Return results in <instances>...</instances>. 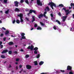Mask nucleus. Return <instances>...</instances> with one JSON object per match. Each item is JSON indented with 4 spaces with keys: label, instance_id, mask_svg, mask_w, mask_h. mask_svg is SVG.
Listing matches in <instances>:
<instances>
[{
    "label": "nucleus",
    "instance_id": "nucleus-42",
    "mask_svg": "<svg viewBox=\"0 0 74 74\" xmlns=\"http://www.w3.org/2000/svg\"><path fill=\"white\" fill-rule=\"evenodd\" d=\"M13 52H14V53H15V54H17L18 53V52H17L16 51H14Z\"/></svg>",
    "mask_w": 74,
    "mask_h": 74
},
{
    "label": "nucleus",
    "instance_id": "nucleus-59",
    "mask_svg": "<svg viewBox=\"0 0 74 74\" xmlns=\"http://www.w3.org/2000/svg\"><path fill=\"white\" fill-rule=\"evenodd\" d=\"M69 10H70V9H71V8H72V7H69Z\"/></svg>",
    "mask_w": 74,
    "mask_h": 74
},
{
    "label": "nucleus",
    "instance_id": "nucleus-20",
    "mask_svg": "<svg viewBox=\"0 0 74 74\" xmlns=\"http://www.w3.org/2000/svg\"><path fill=\"white\" fill-rule=\"evenodd\" d=\"M1 58H3V59H4L5 58V56L3 55H2L1 56Z\"/></svg>",
    "mask_w": 74,
    "mask_h": 74
},
{
    "label": "nucleus",
    "instance_id": "nucleus-36",
    "mask_svg": "<svg viewBox=\"0 0 74 74\" xmlns=\"http://www.w3.org/2000/svg\"><path fill=\"white\" fill-rule=\"evenodd\" d=\"M71 71L69 72V74H73V72H72V71Z\"/></svg>",
    "mask_w": 74,
    "mask_h": 74
},
{
    "label": "nucleus",
    "instance_id": "nucleus-50",
    "mask_svg": "<svg viewBox=\"0 0 74 74\" xmlns=\"http://www.w3.org/2000/svg\"><path fill=\"white\" fill-rule=\"evenodd\" d=\"M32 12H34V13H36V11L32 10Z\"/></svg>",
    "mask_w": 74,
    "mask_h": 74
},
{
    "label": "nucleus",
    "instance_id": "nucleus-5",
    "mask_svg": "<svg viewBox=\"0 0 74 74\" xmlns=\"http://www.w3.org/2000/svg\"><path fill=\"white\" fill-rule=\"evenodd\" d=\"M67 70L68 71H69V70H70V71H72V67L70 66H67Z\"/></svg>",
    "mask_w": 74,
    "mask_h": 74
},
{
    "label": "nucleus",
    "instance_id": "nucleus-2",
    "mask_svg": "<svg viewBox=\"0 0 74 74\" xmlns=\"http://www.w3.org/2000/svg\"><path fill=\"white\" fill-rule=\"evenodd\" d=\"M17 16L18 17H20L21 19V22H23V14L22 13H20L19 14H18Z\"/></svg>",
    "mask_w": 74,
    "mask_h": 74
},
{
    "label": "nucleus",
    "instance_id": "nucleus-40",
    "mask_svg": "<svg viewBox=\"0 0 74 74\" xmlns=\"http://www.w3.org/2000/svg\"><path fill=\"white\" fill-rule=\"evenodd\" d=\"M60 71H61V72H62V73H64V72H65V71H64V70H61Z\"/></svg>",
    "mask_w": 74,
    "mask_h": 74
},
{
    "label": "nucleus",
    "instance_id": "nucleus-15",
    "mask_svg": "<svg viewBox=\"0 0 74 74\" xmlns=\"http://www.w3.org/2000/svg\"><path fill=\"white\" fill-rule=\"evenodd\" d=\"M55 22H58V23L59 25H60V24H61L60 22V21H58V20H56V21H55Z\"/></svg>",
    "mask_w": 74,
    "mask_h": 74
},
{
    "label": "nucleus",
    "instance_id": "nucleus-25",
    "mask_svg": "<svg viewBox=\"0 0 74 74\" xmlns=\"http://www.w3.org/2000/svg\"><path fill=\"white\" fill-rule=\"evenodd\" d=\"M40 23L41 25H42V26H44V25H45V24L43 23V22H40Z\"/></svg>",
    "mask_w": 74,
    "mask_h": 74
},
{
    "label": "nucleus",
    "instance_id": "nucleus-46",
    "mask_svg": "<svg viewBox=\"0 0 74 74\" xmlns=\"http://www.w3.org/2000/svg\"><path fill=\"white\" fill-rule=\"evenodd\" d=\"M4 36V34H1L0 35L1 37H3V36Z\"/></svg>",
    "mask_w": 74,
    "mask_h": 74
},
{
    "label": "nucleus",
    "instance_id": "nucleus-27",
    "mask_svg": "<svg viewBox=\"0 0 74 74\" xmlns=\"http://www.w3.org/2000/svg\"><path fill=\"white\" fill-rule=\"evenodd\" d=\"M9 11V10L8 9L7 11H6L5 12V13L6 14H7L8 13V12Z\"/></svg>",
    "mask_w": 74,
    "mask_h": 74
},
{
    "label": "nucleus",
    "instance_id": "nucleus-37",
    "mask_svg": "<svg viewBox=\"0 0 74 74\" xmlns=\"http://www.w3.org/2000/svg\"><path fill=\"white\" fill-rule=\"evenodd\" d=\"M24 2V1L23 0H21L20 3H22Z\"/></svg>",
    "mask_w": 74,
    "mask_h": 74
},
{
    "label": "nucleus",
    "instance_id": "nucleus-64",
    "mask_svg": "<svg viewBox=\"0 0 74 74\" xmlns=\"http://www.w3.org/2000/svg\"><path fill=\"white\" fill-rule=\"evenodd\" d=\"M73 18L74 19V14H73Z\"/></svg>",
    "mask_w": 74,
    "mask_h": 74
},
{
    "label": "nucleus",
    "instance_id": "nucleus-18",
    "mask_svg": "<svg viewBox=\"0 0 74 74\" xmlns=\"http://www.w3.org/2000/svg\"><path fill=\"white\" fill-rule=\"evenodd\" d=\"M34 63L35 66H37V65H38V63H37V61H35L34 62Z\"/></svg>",
    "mask_w": 74,
    "mask_h": 74
},
{
    "label": "nucleus",
    "instance_id": "nucleus-53",
    "mask_svg": "<svg viewBox=\"0 0 74 74\" xmlns=\"http://www.w3.org/2000/svg\"><path fill=\"white\" fill-rule=\"evenodd\" d=\"M5 40H6V38H3V41H5Z\"/></svg>",
    "mask_w": 74,
    "mask_h": 74
},
{
    "label": "nucleus",
    "instance_id": "nucleus-52",
    "mask_svg": "<svg viewBox=\"0 0 74 74\" xmlns=\"http://www.w3.org/2000/svg\"><path fill=\"white\" fill-rule=\"evenodd\" d=\"M2 44H3V42H2V41H0V45H1Z\"/></svg>",
    "mask_w": 74,
    "mask_h": 74
},
{
    "label": "nucleus",
    "instance_id": "nucleus-7",
    "mask_svg": "<svg viewBox=\"0 0 74 74\" xmlns=\"http://www.w3.org/2000/svg\"><path fill=\"white\" fill-rule=\"evenodd\" d=\"M67 16H64L62 17V18H63V19H62L63 22H64V21H66V18H67Z\"/></svg>",
    "mask_w": 74,
    "mask_h": 74
},
{
    "label": "nucleus",
    "instance_id": "nucleus-49",
    "mask_svg": "<svg viewBox=\"0 0 74 74\" xmlns=\"http://www.w3.org/2000/svg\"><path fill=\"white\" fill-rule=\"evenodd\" d=\"M69 12H66V15H69Z\"/></svg>",
    "mask_w": 74,
    "mask_h": 74
},
{
    "label": "nucleus",
    "instance_id": "nucleus-55",
    "mask_svg": "<svg viewBox=\"0 0 74 74\" xmlns=\"http://www.w3.org/2000/svg\"><path fill=\"white\" fill-rule=\"evenodd\" d=\"M22 65H20V66H19V68H22Z\"/></svg>",
    "mask_w": 74,
    "mask_h": 74
},
{
    "label": "nucleus",
    "instance_id": "nucleus-28",
    "mask_svg": "<svg viewBox=\"0 0 74 74\" xmlns=\"http://www.w3.org/2000/svg\"><path fill=\"white\" fill-rule=\"evenodd\" d=\"M29 12L30 13L32 14L33 12V10L31 9L30 10Z\"/></svg>",
    "mask_w": 74,
    "mask_h": 74
},
{
    "label": "nucleus",
    "instance_id": "nucleus-13",
    "mask_svg": "<svg viewBox=\"0 0 74 74\" xmlns=\"http://www.w3.org/2000/svg\"><path fill=\"white\" fill-rule=\"evenodd\" d=\"M9 34V31L8 30L6 31L5 33V35H7Z\"/></svg>",
    "mask_w": 74,
    "mask_h": 74
},
{
    "label": "nucleus",
    "instance_id": "nucleus-11",
    "mask_svg": "<svg viewBox=\"0 0 74 74\" xmlns=\"http://www.w3.org/2000/svg\"><path fill=\"white\" fill-rule=\"evenodd\" d=\"M14 11H15V12H19V11H20V10H19V8H16Z\"/></svg>",
    "mask_w": 74,
    "mask_h": 74
},
{
    "label": "nucleus",
    "instance_id": "nucleus-60",
    "mask_svg": "<svg viewBox=\"0 0 74 74\" xmlns=\"http://www.w3.org/2000/svg\"><path fill=\"white\" fill-rule=\"evenodd\" d=\"M43 16H44V17H45L46 16V15H45V14H43Z\"/></svg>",
    "mask_w": 74,
    "mask_h": 74
},
{
    "label": "nucleus",
    "instance_id": "nucleus-22",
    "mask_svg": "<svg viewBox=\"0 0 74 74\" xmlns=\"http://www.w3.org/2000/svg\"><path fill=\"white\" fill-rule=\"evenodd\" d=\"M29 56H29V55L28 54H27L25 55V58H29Z\"/></svg>",
    "mask_w": 74,
    "mask_h": 74
},
{
    "label": "nucleus",
    "instance_id": "nucleus-47",
    "mask_svg": "<svg viewBox=\"0 0 74 74\" xmlns=\"http://www.w3.org/2000/svg\"><path fill=\"white\" fill-rule=\"evenodd\" d=\"M15 20H14L13 21L12 23H15Z\"/></svg>",
    "mask_w": 74,
    "mask_h": 74
},
{
    "label": "nucleus",
    "instance_id": "nucleus-61",
    "mask_svg": "<svg viewBox=\"0 0 74 74\" xmlns=\"http://www.w3.org/2000/svg\"><path fill=\"white\" fill-rule=\"evenodd\" d=\"M33 29H34V28H32L31 29V30H33Z\"/></svg>",
    "mask_w": 74,
    "mask_h": 74
},
{
    "label": "nucleus",
    "instance_id": "nucleus-39",
    "mask_svg": "<svg viewBox=\"0 0 74 74\" xmlns=\"http://www.w3.org/2000/svg\"><path fill=\"white\" fill-rule=\"evenodd\" d=\"M0 47H1V49H2V48H3V45H1Z\"/></svg>",
    "mask_w": 74,
    "mask_h": 74
},
{
    "label": "nucleus",
    "instance_id": "nucleus-19",
    "mask_svg": "<svg viewBox=\"0 0 74 74\" xmlns=\"http://www.w3.org/2000/svg\"><path fill=\"white\" fill-rule=\"evenodd\" d=\"M35 18H34V16H32V22H34V21H35Z\"/></svg>",
    "mask_w": 74,
    "mask_h": 74
},
{
    "label": "nucleus",
    "instance_id": "nucleus-14",
    "mask_svg": "<svg viewBox=\"0 0 74 74\" xmlns=\"http://www.w3.org/2000/svg\"><path fill=\"white\" fill-rule=\"evenodd\" d=\"M14 42H10L9 43V45H13Z\"/></svg>",
    "mask_w": 74,
    "mask_h": 74
},
{
    "label": "nucleus",
    "instance_id": "nucleus-16",
    "mask_svg": "<svg viewBox=\"0 0 74 74\" xmlns=\"http://www.w3.org/2000/svg\"><path fill=\"white\" fill-rule=\"evenodd\" d=\"M43 64H44V62H43V61H41L40 62V63H39L40 66H41V65Z\"/></svg>",
    "mask_w": 74,
    "mask_h": 74
},
{
    "label": "nucleus",
    "instance_id": "nucleus-6",
    "mask_svg": "<svg viewBox=\"0 0 74 74\" xmlns=\"http://www.w3.org/2000/svg\"><path fill=\"white\" fill-rule=\"evenodd\" d=\"M15 4V5L16 7H18V4H19V2L17 1H14V2Z\"/></svg>",
    "mask_w": 74,
    "mask_h": 74
},
{
    "label": "nucleus",
    "instance_id": "nucleus-10",
    "mask_svg": "<svg viewBox=\"0 0 74 74\" xmlns=\"http://www.w3.org/2000/svg\"><path fill=\"white\" fill-rule=\"evenodd\" d=\"M8 50L7 49H5L4 50H3V51L2 52V53H4L7 52H8Z\"/></svg>",
    "mask_w": 74,
    "mask_h": 74
},
{
    "label": "nucleus",
    "instance_id": "nucleus-63",
    "mask_svg": "<svg viewBox=\"0 0 74 74\" xmlns=\"http://www.w3.org/2000/svg\"><path fill=\"white\" fill-rule=\"evenodd\" d=\"M46 74V73H40V74Z\"/></svg>",
    "mask_w": 74,
    "mask_h": 74
},
{
    "label": "nucleus",
    "instance_id": "nucleus-51",
    "mask_svg": "<svg viewBox=\"0 0 74 74\" xmlns=\"http://www.w3.org/2000/svg\"><path fill=\"white\" fill-rule=\"evenodd\" d=\"M2 29H3V30H6V29H5V28H4V27H2Z\"/></svg>",
    "mask_w": 74,
    "mask_h": 74
},
{
    "label": "nucleus",
    "instance_id": "nucleus-3",
    "mask_svg": "<svg viewBox=\"0 0 74 74\" xmlns=\"http://www.w3.org/2000/svg\"><path fill=\"white\" fill-rule=\"evenodd\" d=\"M37 4L38 5H40V6H42V3H41V1L40 0H37Z\"/></svg>",
    "mask_w": 74,
    "mask_h": 74
},
{
    "label": "nucleus",
    "instance_id": "nucleus-48",
    "mask_svg": "<svg viewBox=\"0 0 74 74\" xmlns=\"http://www.w3.org/2000/svg\"><path fill=\"white\" fill-rule=\"evenodd\" d=\"M65 11L66 12H69V10H66Z\"/></svg>",
    "mask_w": 74,
    "mask_h": 74
},
{
    "label": "nucleus",
    "instance_id": "nucleus-56",
    "mask_svg": "<svg viewBox=\"0 0 74 74\" xmlns=\"http://www.w3.org/2000/svg\"><path fill=\"white\" fill-rule=\"evenodd\" d=\"M21 51V52H23V49H21L20 50Z\"/></svg>",
    "mask_w": 74,
    "mask_h": 74
},
{
    "label": "nucleus",
    "instance_id": "nucleus-24",
    "mask_svg": "<svg viewBox=\"0 0 74 74\" xmlns=\"http://www.w3.org/2000/svg\"><path fill=\"white\" fill-rule=\"evenodd\" d=\"M8 53L10 55H11V54L12 53V51L11 50H10L8 52Z\"/></svg>",
    "mask_w": 74,
    "mask_h": 74
},
{
    "label": "nucleus",
    "instance_id": "nucleus-34",
    "mask_svg": "<svg viewBox=\"0 0 74 74\" xmlns=\"http://www.w3.org/2000/svg\"><path fill=\"white\" fill-rule=\"evenodd\" d=\"M19 60H20V59L19 58H17L16 59V62H18V61H19Z\"/></svg>",
    "mask_w": 74,
    "mask_h": 74
},
{
    "label": "nucleus",
    "instance_id": "nucleus-29",
    "mask_svg": "<svg viewBox=\"0 0 74 74\" xmlns=\"http://www.w3.org/2000/svg\"><path fill=\"white\" fill-rule=\"evenodd\" d=\"M38 49V48L37 47H36L34 49V51H37Z\"/></svg>",
    "mask_w": 74,
    "mask_h": 74
},
{
    "label": "nucleus",
    "instance_id": "nucleus-9",
    "mask_svg": "<svg viewBox=\"0 0 74 74\" xmlns=\"http://www.w3.org/2000/svg\"><path fill=\"white\" fill-rule=\"evenodd\" d=\"M47 11H50V9H49V8L48 6H47L46 7V9H45V11H47Z\"/></svg>",
    "mask_w": 74,
    "mask_h": 74
},
{
    "label": "nucleus",
    "instance_id": "nucleus-4",
    "mask_svg": "<svg viewBox=\"0 0 74 74\" xmlns=\"http://www.w3.org/2000/svg\"><path fill=\"white\" fill-rule=\"evenodd\" d=\"M34 48V46L32 45H31V47L30 46H29L27 48L28 49H30L31 51H33V48Z\"/></svg>",
    "mask_w": 74,
    "mask_h": 74
},
{
    "label": "nucleus",
    "instance_id": "nucleus-62",
    "mask_svg": "<svg viewBox=\"0 0 74 74\" xmlns=\"http://www.w3.org/2000/svg\"><path fill=\"white\" fill-rule=\"evenodd\" d=\"M25 11H26V12L29 11V10H28V9H26Z\"/></svg>",
    "mask_w": 74,
    "mask_h": 74
},
{
    "label": "nucleus",
    "instance_id": "nucleus-35",
    "mask_svg": "<svg viewBox=\"0 0 74 74\" xmlns=\"http://www.w3.org/2000/svg\"><path fill=\"white\" fill-rule=\"evenodd\" d=\"M34 53L35 54H37V51H34Z\"/></svg>",
    "mask_w": 74,
    "mask_h": 74
},
{
    "label": "nucleus",
    "instance_id": "nucleus-8",
    "mask_svg": "<svg viewBox=\"0 0 74 74\" xmlns=\"http://www.w3.org/2000/svg\"><path fill=\"white\" fill-rule=\"evenodd\" d=\"M26 67L27 69H32V66L29 65H27Z\"/></svg>",
    "mask_w": 74,
    "mask_h": 74
},
{
    "label": "nucleus",
    "instance_id": "nucleus-1",
    "mask_svg": "<svg viewBox=\"0 0 74 74\" xmlns=\"http://www.w3.org/2000/svg\"><path fill=\"white\" fill-rule=\"evenodd\" d=\"M48 5H50V6L52 10H53V6H54V7L56 8V4H55L53 2H52V1L51 2H49V3L48 4Z\"/></svg>",
    "mask_w": 74,
    "mask_h": 74
},
{
    "label": "nucleus",
    "instance_id": "nucleus-23",
    "mask_svg": "<svg viewBox=\"0 0 74 74\" xmlns=\"http://www.w3.org/2000/svg\"><path fill=\"white\" fill-rule=\"evenodd\" d=\"M16 22L17 23H18V24H19L20 23V21L18 20H16Z\"/></svg>",
    "mask_w": 74,
    "mask_h": 74
},
{
    "label": "nucleus",
    "instance_id": "nucleus-26",
    "mask_svg": "<svg viewBox=\"0 0 74 74\" xmlns=\"http://www.w3.org/2000/svg\"><path fill=\"white\" fill-rule=\"evenodd\" d=\"M25 2L27 4H29V1H28V0H25Z\"/></svg>",
    "mask_w": 74,
    "mask_h": 74
},
{
    "label": "nucleus",
    "instance_id": "nucleus-21",
    "mask_svg": "<svg viewBox=\"0 0 74 74\" xmlns=\"http://www.w3.org/2000/svg\"><path fill=\"white\" fill-rule=\"evenodd\" d=\"M37 30H41L42 29V28H41V27H38L37 28Z\"/></svg>",
    "mask_w": 74,
    "mask_h": 74
},
{
    "label": "nucleus",
    "instance_id": "nucleus-31",
    "mask_svg": "<svg viewBox=\"0 0 74 74\" xmlns=\"http://www.w3.org/2000/svg\"><path fill=\"white\" fill-rule=\"evenodd\" d=\"M21 38H22V39H26V37L24 36H22Z\"/></svg>",
    "mask_w": 74,
    "mask_h": 74
},
{
    "label": "nucleus",
    "instance_id": "nucleus-58",
    "mask_svg": "<svg viewBox=\"0 0 74 74\" xmlns=\"http://www.w3.org/2000/svg\"><path fill=\"white\" fill-rule=\"evenodd\" d=\"M47 14V11H46L44 12V14Z\"/></svg>",
    "mask_w": 74,
    "mask_h": 74
},
{
    "label": "nucleus",
    "instance_id": "nucleus-43",
    "mask_svg": "<svg viewBox=\"0 0 74 74\" xmlns=\"http://www.w3.org/2000/svg\"><path fill=\"white\" fill-rule=\"evenodd\" d=\"M62 10H64V11H65L66 10V8H62Z\"/></svg>",
    "mask_w": 74,
    "mask_h": 74
},
{
    "label": "nucleus",
    "instance_id": "nucleus-41",
    "mask_svg": "<svg viewBox=\"0 0 74 74\" xmlns=\"http://www.w3.org/2000/svg\"><path fill=\"white\" fill-rule=\"evenodd\" d=\"M53 28L54 30H56V26H54L53 27Z\"/></svg>",
    "mask_w": 74,
    "mask_h": 74
},
{
    "label": "nucleus",
    "instance_id": "nucleus-45",
    "mask_svg": "<svg viewBox=\"0 0 74 74\" xmlns=\"http://www.w3.org/2000/svg\"><path fill=\"white\" fill-rule=\"evenodd\" d=\"M58 15H59V16H61V13H60V12H59L58 13Z\"/></svg>",
    "mask_w": 74,
    "mask_h": 74
},
{
    "label": "nucleus",
    "instance_id": "nucleus-33",
    "mask_svg": "<svg viewBox=\"0 0 74 74\" xmlns=\"http://www.w3.org/2000/svg\"><path fill=\"white\" fill-rule=\"evenodd\" d=\"M7 0H4L3 2L5 3H7Z\"/></svg>",
    "mask_w": 74,
    "mask_h": 74
},
{
    "label": "nucleus",
    "instance_id": "nucleus-38",
    "mask_svg": "<svg viewBox=\"0 0 74 74\" xmlns=\"http://www.w3.org/2000/svg\"><path fill=\"white\" fill-rule=\"evenodd\" d=\"M34 27H37V25L36 24H35L34 25Z\"/></svg>",
    "mask_w": 74,
    "mask_h": 74
},
{
    "label": "nucleus",
    "instance_id": "nucleus-30",
    "mask_svg": "<svg viewBox=\"0 0 74 74\" xmlns=\"http://www.w3.org/2000/svg\"><path fill=\"white\" fill-rule=\"evenodd\" d=\"M25 35V34L24 33H22L21 34L22 36H24Z\"/></svg>",
    "mask_w": 74,
    "mask_h": 74
},
{
    "label": "nucleus",
    "instance_id": "nucleus-54",
    "mask_svg": "<svg viewBox=\"0 0 74 74\" xmlns=\"http://www.w3.org/2000/svg\"><path fill=\"white\" fill-rule=\"evenodd\" d=\"M25 19H26V20H27L28 21H29V19H28V18L26 17L25 18Z\"/></svg>",
    "mask_w": 74,
    "mask_h": 74
},
{
    "label": "nucleus",
    "instance_id": "nucleus-44",
    "mask_svg": "<svg viewBox=\"0 0 74 74\" xmlns=\"http://www.w3.org/2000/svg\"><path fill=\"white\" fill-rule=\"evenodd\" d=\"M51 16L52 17V18H53V14H51Z\"/></svg>",
    "mask_w": 74,
    "mask_h": 74
},
{
    "label": "nucleus",
    "instance_id": "nucleus-17",
    "mask_svg": "<svg viewBox=\"0 0 74 74\" xmlns=\"http://www.w3.org/2000/svg\"><path fill=\"white\" fill-rule=\"evenodd\" d=\"M58 6L59 7H64V5L62 4H59Z\"/></svg>",
    "mask_w": 74,
    "mask_h": 74
},
{
    "label": "nucleus",
    "instance_id": "nucleus-32",
    "mask_svg": "<svg viewBox=\"0 0 74 74\" xmlns=\"http://www.w3.org/2000/svg\"><path fill=\"white\" fill-rule=\"evenodd\" d=\"M40 55L39 54H38V55L36 56L37 58H40Z\"/></svg>",
    "mask_w": 74,
    "mask_h": 74
},
{
    "label": "nucleus",
    "instance_id": "nucleus-12",
    "mask_svg": "<svg viewBox=\"0 0 74 74\" xmlns=\"http://www.w3.org/2000/svg\"><path fill=\"white\" fill-rule=\"evenodd\" d=\"M43 16V14H41L40 15H38V18L39 19H41L42 17Z\"/></svg>",
    "mask_w": 74,
    "mask_h": 74
},
{
    "label": "nucleus",
    "instance_id": "nucleus-57",
    "mask_svg": "<svg viewBox=\"0 0 74 74\" xmlns=\"http://www.w3.org/2000/svg\"><path fill=\"white\" fill-rule=\"evenodd\" d=\"M9 68H11V64L9 65Z\"/></svg>",
    "mask_w": 74,
    "mask_h": 74
}]
</instances>
